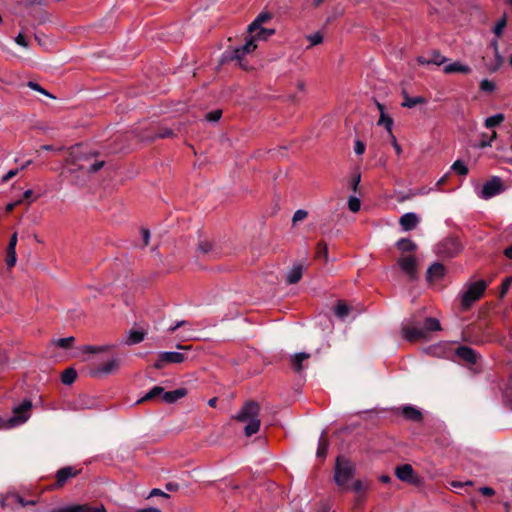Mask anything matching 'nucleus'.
<instances>
[{"instance_id": "1", "label": "nucleus", "mask_w": 512, "mask_h": 512, "mask_svg": "<svg viewBox=\"0 0 512 512\" xmlns=\"http://www.w3.org/2000/svg\"><path fill=\"white\" fill-rule=\"evenodd\" d=\"M440 321L434 317H426L423 323L411 321L401 329L402 336L408 342L427 341L429 333L440 331Z\"/></svg>"}, {"instance_id": "2", "label": "nucleus", "mask_w": 512, "mask_h": 512, "mask_svg": "<svg viewBox=\"0 0 512 512\" xmlns=\"http://www.w3.org/2000/svg\"><path fill=\"white\" fill-rule=\"evenodd\" d=\"M259 412V403L254 400H249L243 404L238 414L234 416V419L239 422H247V425L244 428V433L247 437L257 433L260 429L261 422L259 419Z\"/></svg>"}, {"instance_id": "3", "label": "nucleus", "mask_w": 512, "mask_h": 512, "mask_svg": "<svg viewBox=\"0 0 512 512\" xmlns=\"http://www.w3.org/2000/svg\"><path fill=\"white\" fill-rule=\"evenodd\" d=\"M71 155L73 157V162L71 167L67 169V172L71 175H74L78 172L82 173L83 175L95 173L99 171L105 164L103 160H95L93 163L88 165L78 164V161L84 160L88 162L97 155L96 152L83 153L80 151V147L75 148Z\"/></svg>"}, {"instance_id": "4", "label": "nucleus", "mask_w": 512, "mask_h": 512, "mask_svg": "<svg viewBox=\"0 0 512 512\" xmlns=\"http://www.w3.org/2000/svg\"><path fill=\"white\" fill-rule=\"evenodd\" d=\"M355 465L346 457L338 456L334 467V481L341 490L349 488L348 482L355 475Z\"/></svg>"}, {"instance_id": "5", "label": "nucleus", "mask_w": 512, "mask_h": 512, "mask_svg": "<svg viewBox=\"0 0 512 512\" xmlns=\"http://www.w3.org/2000/svg\"><path fill=\"white\" fill-rule=\"evenodd\" d=\"M487 288V282L479 280L468 285L466 291L462 294L461 306L467 310L474 302L479 300Z\"/></svg>"}, {"instance_id": "6", "label": "nucleus", "mask_w": 512, "mask_h": 512, "mask_svg": "<svg viewBox=\"0 0 512 512\" xmlns=\"http://www.w3.org/2000/svg\"><path fill=\"white\" fill-rule=\"evenodd\" d=\"M257 48L256 43H254V39H248L246 43L242 46L234 48L232 50H226L223 53V61H238L241 64V60L244 58L246 54L253 52Z\"/></svg>"}, {"instance_id": "7", "label": "nucleus", "mask_w": 512, "mask_h": 512, "mask_svg": "<svg viewBox=\"0 0 512 512\" xmlns=\"http://www.w3.org/2000/svg\"><path fill=\"white\" fill-rule=\"evenodd\" d=\"M461 248V243L457 238L448 237L437 245L436 252L442 258H453L461 251Z\"/></svg>"}, {"instance_id": "8", "label": "nucleus", "mask_w": 512, "mask_h": 512, "mask_svg": "<svg viewBox=\"0 0 512 512\" xmlns=\"http://www.w3.org/2000/svg\"><path fill=\"white\" fill-rule=\"evenodd\" d=\"M197 252L208 260H216L222 255L220 246L207 239L199 240Z\"/></svg>"}, {"instance_id": "9", "label": "nucleus", "mask_w": 512, "mask_h": 512, "mask_svg": "<svg viewBox=\"0 0 512 512\" xmlns=\"http://www.w3.org/2000/svg\"><path fill=\"white\" fill-rule=\"evenodd\" d=\"M503 191L504 186L501 178L498 176H493L484 183L480 197L483 199H490Z\"/></svg>"}, {"instance_id": "10", "label": "nucleus", "mask_w": 512, "mask_h": 512, "mask_svg": "<svg viewBox=\"0 0 512 512\" xmlns=\"http://www.w3.org/2000/svg\"><path fill=\"white\" fill-rule=\"evenodd\" d=\"M186 360V355L180 352H161L154 363V368L160 370L170 363H182Z\"/></svg>"}, {"instance_id": "11", "label": "nucleus", "mask_w": 512, "mask_h": 512, "mask_svg": "<svg viewBox=\"0 0 512 512\" xmlns=\"http://www.w3.org/2000/svg\"><path fill=\"white\" fill-rule=\"evenodd\" d=\"M391 411L393 414H401L405 420L412 421L415 423L422 422L423 420L422 412L412 405H404L401 407L393 408Z\"/></svg>"}, {"instance_id": "12", "label": "nucleus", "mask_w": 512, "mask_h": 512, "mask_svg": "<svg viewBox=\"0 0 512 512\" xmlns=\"http://www.w3.org/2000/svg\"><path fill=\"white\" fill-rule=\"evenodd\" d=\"M401 270L413 281L417 278V262L414 256H404L398 259Z\"/></svg>"}, {"instance_id": "13", "label": "nucleus", "mask_w": 512, "mask_h": 512, "mask_svg": "<svg viewBox=\"0 0 512 512\" xmlns=\"http://www.w3.org/2000/svg\"><path fill=\"white\" fill-rule=\"evenodd\" d=\"M455 355L467 364H476L479 358V354L474 349L464 345L455 350Z\"/></svg>"}, {"instance_id": "14", "label": "nucleus", "mask_w": 512, "mask_h": 512, "mask_svg": "<svg viewBox=\"0 0 512 512\" xmlns=\"http://www.w3.org/2000/svg\"><path fill=\"white\" fill-rule=\"evenodd\" d=\"M32 408V402L30 400H24L20 405L13 408V416L16 418L15 425L24 423L28 419V411Z\"/></svg>"}, {"instance_id": "15", "label": "nucleus", "mask_w": 512, "mask_h": 512, "mask_svg": "<svg viewBox=\"0 0 512 512\" xmlns=\"http://www.w3.org/2000/svg\"><path fill=\"white\" fill-rule=\"evenodd\" d=\"M16 245H17V233H14L9 240L7 247L6 264L9 268L16 264Z\"/></svg>"}, {"instance_id": "16", "label": "nucleus", "mask_w": 512, "mask_h": 512, "mask_svg": "<svg viewBox=\"0 0 512 512\" xmlns=\"http://www.w3.org/2000/svg\"><path fill=\"white\" fill-rule=\"evenodd\" d=\"M395 475L398 479L404 482H412L414 470L410 464H403L395 468Z\"/></svg>"}, {"instance_id": "17", "label": "nucleus", "mask_w": 512, "mask_h": 512, "mask_svg": "<svg viewBox=\"0 0 512 512\" xmlns=\"http://www.w3.org/2000/svg\"><path fill=\"white\" fill-rule=\"evenodd\" d=\"M419 222L415 213L409 212L401 216L399 223L404 231L413 230Z\"/></svg>"}, {"instance_id": "18", "label": "nucleus", "mask_w": 512, "mask_h": 512, "mask_svg": "<svg viewBox=\"0 0 512 512\" xmlns=\"http://www.w3.org/2000/svg\"><path fill=\"white\" fill-rule=\"evenodd\" d=\"M77 474L78 471L74 470L70 466L59 469L56 474V485L58 487H62L69 478L75 477Z\"/></svg>"}, {"instance_id": "19", "label": "nucleus", "mask_w": 512, "mask_h": 512, "mask_svg": "<svg viewBox=\"0 0 512 512\" xmlns=\"http://www.w3.org/2000/svg\"><path fill=\"white\" fill-rule=\"evenodd\" d=\"M118 368H119V360L116 358H113V359L99 365L93 371V375L96 376L99 373L111 374V373L115 372Z\"/></svg>"}, {"instance_id": "20", "label": "nucleus", "mask_w": 512, "mask_h": 512, "mask_svg": "<svg viewBox=\"0 0 512 512\" xmlns=\"http://www.w3.org/2000/svg\"><path fill=\"white\" fill-rule=\"evenodd\" d=\"M272 15L269 12H261L255 19L248 25L247 31L249 34H253L258 28L262 27V24L271 20Z\"/></svg>"}, {"instance_id": "21", "label": "nucleus", "mask_w": 512, "mask_h": 512, "mask_svg": "<svg viewBox=\"0 0 512 512\" xmlns=\"http://www.w3.org/2000/svg\"><path fill=\"white\" fill-rule=\"evenodd\" d=\"M187 395V389L186 388H178L173 391L163 392V398L162 400L165 403L172 404L177 402L179 399L185 397Z\"/></svg>"}, {"instance_id": "22", "label": "nucleus", "mask_w": 512, "mask_h": 512, "mask_svg": "<svg viewBox=\"0 0 512 512\" xmlns=\"http://www.w3.org/2000/svg\"><path fill=\"white\" fill-rule=\"evenodd\" d=\"M445 268L441 263L432 264L426 273V278L428 281H433L435 279H440L444 276Z\"/></svg>"}, {"instance_id": "23", "label": "nucleus", "mask_w": 512, "mask_h": 512, "mask_svg": "<svg viewBox=\"0 0 512 512\" xmlns=\"http://www.w3.org/2000/svg\"><path fill=\"white\" fill-rule=\"evenodd\" d=\"M402 96H403V102L401 105L406 108H413L418 104L427 103V99L425 97H422V96L411 97L405 90L402 91Z\"/></svg>"}, {"instance_id": "24", "label": "nucleus", "mask_w": 512, "mask_h": 512, "mask_svg": "<svg viewBox=\"0 0 512 512\" xmlns=\"http://www.w3.org/2000/svg\"><path fill=\"white\" fill-rule=\"evenodd\" d=\"M146 332L144 330L131 329L127 338L123 341L126 345H135L141 343L145 339Z\"/></svg>"}, {"instance_id": "25", "label": "nucleus", "mask_w": 512, "mask_h": 512, "mask_svg": "<svg viewBox=\"0 0 512 512\" xmlns=\"http://www.w3.org/2000/svg\"><path fill=\"white\" fill-rule=\"evenodd\" d=\"M443 71L446 74H452V73L469 74L471 72V68L468 65L462 64L460 62H453L449 65H446L443 68Z\"/></svg>"}, {"instance_id": "26", "label": "nucleus", "mask_w": 512, "mask_h": 512, "mask_svg": "<svg viewBox=\"0 0 512 512\" xmlns=\"http://www.w3.org/2000/svg\"><path fill=\"white\" fill-rule=\"evenodd\" d=\"M308 358H310V354L305 353V352H300V353H297L294 356H292V358H291L292 369L297 373L301 372L303 370V361L307 360Z\"/></svg>"}, {"instance_id": "27", "label": "nucleus", "mask_w": 512, "mask_h": 512, "mask_svg": "<svg viewBox=\"0 0 512 512\" xmlns=\"http://www.w3.org/2000/svg\"><path fill=\"white\" fill-rule=\"evenodd\" d=\"M328 447H329V441L327 438V433H326V431H323L319 438L316 456L318 458H325L327 455Z\"/></svg>"}, {"instance_id": "28", "label": "nucleus", "mask_w": 512, "mask_h": 512, "mask_svg": "<svg viewBox=\"0 0 512 512\" xmlns=\"http://www.w3.org/2000/svg\"><path fill=\"white\" fill-rule=\"evenodd\" d=\"M303 267L302 265L294 266L287 274V283L296 284L302 278Z\"/></svg>"}, {"instance_id": "29", "label": "nucleus", "mask_w": 512, "mask_h": 512, "mask_svg": "<svg viewBox=\"0 0 512 512\" xmlns=\"http://www.w3.org/2000/svg\"><path fill=\"white\" fill-rule=\"evenodd\" d=\"M176 135L175 129L168 128V127H159L157 132L150 136V140L154 141L156 139H165V138H171Z\"/></svg>"}, {"instance_id": "30", "label": "nucleus", "mask_w": 512, "mask_h": 512, "mask_svg": "<svg viewBox=\"0 0 512 512\" xmlns=\"http://www.w3.org/2000/svg\"><path fill=\"white\" fill-rule=\"evenodd\" d=\"M275 33L274 29H267L260 27L257 31H255L253 34H251L250 39H254V43L256 40H267L270 36H272Z\"/></svg>"}, {"instance_id": "31", "label": "nucleus", "mask_w": 512, "mask_h": 512, "mask_svg": "<svg viewBox=\"0 0 512 512\" xmlns=\"http://www.w3.org/2000/svg\"><path fill=\"white\" fill-rule=\"evenodd\" d=\"M77 378V372L74 368L69 367L61 374V381L65 385H71Z\"/></svg>"}, {"instance_id": "32", "label": "nucleus", "mask_w": 512, "mask_h": 512, "mask_svg": "<svg viewBox=\"0 0 512 512\" xmlns=\"http://www.w3.org/2000/svg\"><path fill=\"white\" fill-rule=\"evenodd\" d=\"M397 248L402 252H412L416 250V244L407 238H401L396 243Z\"/></svg>"}, {"instance_id": "33", "label": "nucleus", "mask_w": 512, "mask_h": 512, "mask_svg": "<svg viewBox=\"0 0 512 512\" xmlns=\"http://www.w3.org/2000/svg\"><path fill=\"white\" fill-rule=\"evenodd\" d=\"M164 388L161 386H154L148 393L145 394L137 403H142L144 401L153 400L156 397H163Z\"/></svg>"}, {"instance_id": "34", "label": "nucleus", "mask_w": 512, "mask_h": 512, "mask_svg": "<svg viewBox=\"0 0 512 512\" xmlns=\"http://www.w3.org/2000/svg\"><path fill=\"white\" fill-rule=\"evenodd\" d=\"M504 119H505V117L503 114H501V113L495 114L493 116L488 117L485 120V126L489 129L494 128V127L498 126L499 124H501L504 121Z\"/></svg>"}, {"instance_id": "35", "label": "nucleus", "mask_w": 512, "mask_h": 512, "mask_svg": "<svg viewBox=\"0 0 512 512\" xmlns=\"http://www.w3.org/2000/svg\"><path fill=\"white\" fill-rule=\"evenodd\" d=\"M378 125H383L385 129L392 134V126H393V119L389 115H387L385 112H382V115H380V118L378 120Z\"/></svg>"}, {"instance_id": "36", "label": "nucleus", "mask_w": 512, "mask_h": 512, "mask_svg": "<svg viewBox=\"0 0 512 512\" xmlns=\"http://www.w3.org/2000/svg\"><path fill=\"white\" fill-rule=\"evenodd\" d=\"M451 169L459 174V175H462V176H465L468 174L469 170L467 168V166L464 164V162L462 160H456L452 166H451Z\"/></svg>"}, {"instance_id": "37", "label": "nucleus", "mask_w": 512, "mask_h": 512, "mask_svg": "<svg viewBox=\"0 0 512 512\" xmlns=\"http://www.w3.org/2000/svg\"><path fill=\"white\" fill-rule=\"evenodd\" d=\"M349 312H350L349 306L346 305L343 301H339L335 307L336 316L343 319L349 314Z\"/></svg>"}, {"instance_id": "38", "label": "nucleus", "mask_w": 512, "mask_h": 512, "mask_svg": "<svg viewBox=\"0 0 512 512\" xmlns=\"http://www.w3.org/2000/svg\"><path fill=\"white\" fill-rule=\"evenodd\" d=\"M75 342V338L73 336L66 338H59L55 341V344L63 349H70Z\"/></svg>"}, {"instance_id": "39", "label": "nucleus", "mask_w": 512, "mask_h": 512, "mask_svg": "<svg viewBox=\"0 0 512 512\" xmlns=\"http://www.w3.org/2000/svg\"><path fill=\"white\" fill-rule=\"evenodd\" d=\"M315 257L317 259L324 258L325 260H327V258H328V247H327L325 242L321 241V242H319L317 244Z\"/></svg>"}, {"instance_id": "40", "label": "nucleus", "mask_w": 512, "mask_h": 512, "mask_svg": "<svg viewBox=\"0 0 512 512\" xmlns=\"http://www.w3.org/2000/svg\"><path fill=\"white\" fill-rule=\"evenodd\" d=\"M53 512H88V506L87 505L67 506V507H63L58 510H55Z\"/></svg>"}, {"instance_id": "41", "label": "nucleus", "mask_w": 512, "mask_h": 512, "mask_svg": "<svg viewBox=\"0 0 512 512\" xmlns=\"http://www.w3.org/2000/svg\"><path fill=\"white\" fill-rule=\"evenodd\" d=\"M368 487V483L358 479L354 482L352 489L358 495H365V491L368 489Z\"/></svg>"}, {"instance_id": "42", "label": "nucleus", "mask_w": 512, "mask_h": 512, "mask_svg": "<svg viewBox=\"0 0 512 512\" xmlns=\"http://www.w3.org/2000/svg\"><path fill=\"white\" fill-rule=\"evenodd\" d=\"M507 25V18L504 15L500 20H498L493 28V32L497 37H500L503 33L504 28Z\"/></svg>"}, {"instance_id": "43", "label": "nucleus", "mask_w": 512, "mask_h": 512, "mask_svg": "<svg viewBox=\"0 0 512 512\" xmlns=\"http://www.w3.org/2000/svg\"><path fill=\"white\" fill-rule=\"evenodd\" d=\"M348 207L351 212H353V213L358 212L361 207L360 199L355 196H350L348 199Z\"/></svg>"}, {"instance_id": "44", "label": "nucleus", "mask_w": 512, "mask_h": 512, "mask_svg": "<svg viewBox=\"0 0 512 512\" xmlns=\"http://www.w3.org/2000/svg\"><path fill=\"white\" fill-rule=\"evenodd\" d=\"M27 86L29 88H31L32 90L34 91H37L47 97H50V98H53L55 99V96H53L52 94H50L47 90H45L43 87H41L38 83L34 82V81H29L27 83Z\"/></svg>"}, {"instance_id": "45", "label": "nucleus", "mask_w": 512, "mask_h": 512, "mask_svg": "<svg viewBox=\"0 0 512 512\" xmlns=\"http://www.w3.org/2000/svg\"><path fill=\"white\" fill-rule=\"evenodd\" d=\"M512 285V276L506 277L500 287L499 297L503 298L507 292L509 291L510 287Z\"/></svg>"}, {"instance_id": "46", "label": "nucleus", "mask_w": 512, "mask_h": 512, "mask_svg": "<svg viewBox=\"0 0 512 512\" xmlns=\"http://www.w3.org/2000/svg\"><path fill=\"white\" fill-rule=\"evenodd\" d=\"M479 88L482 92L491 93L496 89V86H495L494 82L484 79L480 82Z\"/></svg>"}, {"instance_id": "47", "label": "nucleus", "mask_w": 512, "mask_h": 512, "mask_svg": "<svg viewBox=\"0 0 512 512\" xmlns=\"http://www.w3.org/2000/svg\"><path fill=\"white\" fill-rule=\"evenodd\" d=\"M429 60H430V64H435V65L440 66V65H442L444 62H446L447 58H446V57H444V56H442V55L440 54V52H438V51H434V52L432 53V56H431V58H430Z\"/></svg>"}, {"instance_id": "48", "label": "nucleus", "mask_w": 512, "mask_h": 512, "mask_svg": "<svg viewBox=\"0 0 512 512\" xmlns=\"http://www.w3.org/2000/svg\"><path fill=\"white\" fill-rule=\"evenodd\" d=\"M307 40L310 42V46H314L322 43L323 36L320 32H316L314 34L308 35Z\"/></svg>"}, {"instance_id": "49", "label": "nucleus", "mask_w": 512, "mask_h": 512, "mask_svg": "<svg viewBox=\"0 0 512 512\" xmlns=\"http://www.w3.org/2000/svg\"><path fill=\"white\" fill-rule=\"evenodd\" d=\"M16 418H2L0 417V429H9L15 426Z\"/></svg>"}, {"instance_id": "50", "label": "nucleus", "mask_w": 512, "mask_h": 512, "mask_svg": "<svg viewBox=\"0 0 512 512\" xmlns=\"http://www.w3.org/2000/svg\"><path fill=\"white\" fill-rule=\"evenodd\" d=\"M221 116H222L221 110H214V111L208 112L206 114L205 118L207 121L217 122L221 118Z\"/></svg>"}, {"instance_id": "51", "label": "nucleus", "mask_w": 512, "mask_h": 512, "mask_svg": "<svg viewBox=\"0 0 512 512\" xmlns=\"http://www.w3.org/2000/svg\"><path fill=\"white\" fill-rule=\"evenodd\" d=\"M111 346H85L84 348V352H87V353H98V352H102V351H106L108 349H110Z\"/></svg>"}, {"instance_id": "52", "label": "nucleus", "mask_w": 512, "mask_h": 512, "mask_svg": "<svg viewBox=\"0 0 512 512\" xmlns=\"http://www.w3.org/2000/svg\"><path fill=\"white\" fill-rule=\"evenodd\" d=\"M308 213L305 210L299 209L297 210L292 218L293 223H297L299 221L304 220L307 217Z\"/></svg>"}, {"instance_id": "53", "label": "nucleus", "mask_w": 512, "mask_h": 512, "mask_svg": "<svg viewBox=\"0 0 512 512\" xmlns=\"http://www.w3.org/2000/svg\"><path fill=\"white\" fill-rule=\"evenodd\" d=\"M360 181H361V175L360 174L355 175L351 179L350 186H351V189H352L353 192H357Z\"/></svg>"}, {"instance_id": "54", "label": "nucleus", "mask_w": 512, "mask_h": 512, "mask_svg": "<svg viewBox=\"0 0 512 512\" xmlns=\"http://www.w3.org/2000/svg\"><path fill=\"white\" fill-rule=\"evenodd\" d=\"M354 151L357 155H362L365 152V144L360 140H356Z\"/></svg>"}, {"instance_id": "55", "label": "nucleus", "mask_w": 512, "mask_h": 512, "mask_svg": "<svg viewBox=\"0 0 512 512\" xmlns=\"http://www.w3.org/2000/svg\"><path fill=\"white\" fill-rule=\"evenodd\" d=\"M154 496H161L163 498H170V495L163 492L161 489H158V488H154L151 490L150 494H149V497H154Z\"/></svg>"}, {"instance_id": "56", "label": "nucleus", "mask_w": 512, "mask_h": 512, "mask_svg": "<svg viewBox=\"0 0 512 512\" xmlns=\"http://www.w3.org/2000/svg\"><path fill=\"white\" fill-rule=\"evenodd\" d=\"M495 54V60H496V63H495V66L491 69L492 71H496L499 69V67L503 64V57L501 56L500 52L497 51V52H494Z\"/></svg>"}, {"instance_id": "57", "label": "nucleus", "mask_w": 512, "mask_h": 512, "mask_svg": "<svg viewBox=\"0 0 512 512\" xmlns=\"http://www.w3.org/2000/svg\"><path fill=\"white\" fill-rule=\"evenodd\" d=\"M19 169H12L10 170L9 172H7L3 177H2V182L6 183L8 182L9 180H11L13 177H15L18 173Z\"/></svg>"}, {"instance_id": "58", "label": "nucleus", "mask_w": 512, "mask_h": 512, "mask_svg": "<svg viewBox=\"0 0 512 512\" xmlns=\"http://www.w3.org/2000/svg\"><path fill=\"white\" fill-rule=\"evenodd\" d=\"M366 496L365 495H358L355 500V507L362 509L364 507Z\"/></svg>"}, {"instance_id": "59", "label": "nucleus", "mask_w": 512, "mask_h": 512, "mask_svg": "<svg viewBox=\"0 0 512 512\" xmlns=\"http://www.w3.org/2000/svg\"><path fill=\"white\" fill-rule=\"evenodd\" d=\"M479 491L482 495L487 497L493 496L495 494L494 489L491 487H481Z\"/></svg>"}, {"instance_id": "60", "label": "nucleus", "mask_w": 512, "mask_h": 512, "mask_svg": "<svg viewBox=\"0 0 512 512\" xmlns=\"http://www.w3.org/2000/svg\"><path fill=\"white\" fill-rule=\"evenodd\" d=\"M141 233H142L143 244H144V246H147L149 244L150 231L148 229L143 228L141 230Z\"/></svg>"}, {"instance_id": "61", "label": "nucleus", "mask_w": 512, "mask_h": 512, "mask_svg": "<svg viewBox=\"0 0 512 512\" xmlns=\"http://www.w3.org/2000/svg\"><path fill=\"white\" fill-rule=\"evenodd\" d=\"M15 41L20 46H23V47H27L28 46V43L26 41L25 36L23 34H21V33L15 38Z\"/></svg>"}, {"instance_id": "62", "label": "nucleus", "mask_w": 512, "mask_h": 512, "mask_svg": "<svg viewBox=\"0 0 512 512\" xmlns=\"http://www.w3.org/2000/svg\"><path fill=\"white\" fill-rule=\"evenodd\" d=\"M165 489L170 492H175L179 489V484L175 482H168L165 485Z\"/></svg>"}, {"instance_id": "63", "label": "nucleus", "mask_w": 512, "mask_h": 512, "mask_svg": "<svg viewBox=\"0 0 512 512\" xmlns=\"http://www.w3.org/2000/svg\"><path fill=\"white\" fill-rule=\"evenodd\" d=\"M390 135H391V137H392V144H393V147H394V149H395L396 153H397L398 155H400V154H401V152H402L401 146L397 143V140H396L395 136H394L393 134H390Z\"/></svg>"}, {"instance_id": "64", "label": "nucleus", "mask_w": 512, "mask_h": 512, "mask_svg": "<svg viewBox=\"0 0 512 512\" xmlns=\"http://www.w3.org/2000/svg\"><path fill=\"white\" fill-rule=\"evenodd\" d=\"M33 191L32 190H26L23 194V200H27L28 202L32 201Z\"/></svg>"}]
</instances>
